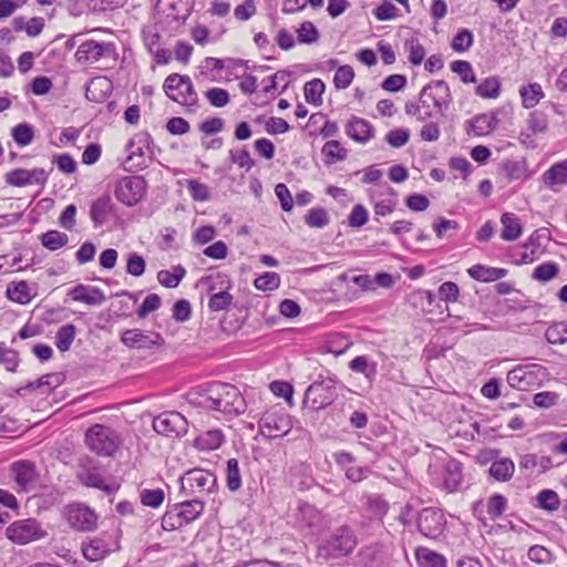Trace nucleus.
Wrapping results in <instances>:
<instances>
[{
  "label": "nucleus",
  "mask_w": 567,
  "mask_h": 567,
  "mask_svg": "<svg viewBox=\"0 0 567 567\" xmlns=\"http://www.w3.org/2000/svg\"><path fill=\"white\" fill-rule=\"evenodd\" d=\"M549 240L550 231L548 228L543 227L534 230L524 244V247L529 249V252L523 254L522 264H530L538 259L546 251Z\"/></svg>",
  "instance_id": "nucleus-19"
},
{
  "label": "nucleus",
  "mask_w": 567,
  "mask_h": 567,
  "mask_svg": "<svg viewBox=\"0 0 567 567\" xmlns=\"http://www.w3.org/2000/svg\"><path fill=\"white\" fill-rule=\"evenodd\" d=\"M417 563L423 567H446V559L443 555L426 547H420L415 550Z\"/></svg>",
  "instance_id": "nucleus-44"
},
{
  "label": "nucleus",
  "mask_w": 567,
  "mask_h": 567,
  "mask_svg": "<svg viewBox=\"0 0 567 567\" xmlns=\"http://www.w3.org/2000/svg\"><path fill=\"white\" fill-rule=\"evenodd\" d=\"M405 50L409 53V61L413 65H419L423 62L425 56V50L423 45L420 43L419 39L412 37L405 41Z\"/></svg>",
  "instance_id": "nucleus-59"
},
{
  "label": "nucleus",
  "mask_w": 567,
  "mask_h": 567,
  "mask_svg": "<svg viewBox=\"0 0 567 567\" xmlns=\"http://www.w3.org/2000/svg\"><path fill=\"white\" fill-rule=\"evenodd\" d=\"M7 537L16 544L24 545L45 536L35 519H23L12 523L6 530Z\"/></svg>",
  "instance_id": "nucleus-14"
},
{
  "label": "nucleus",
  "mask_w": 567,
  "mask_h": 567,
  "mask_svg": "<svg viewBox=\"0 0 567 567\" xmlns=\"http://www.w3.org/2000/svg\"><path fill=\"white\" fill-rule=\"evenodd\" d=\"M430 102L433 103L436 112L444 116L452 102L450 86L445 81L435 80L426 84L420 92L419 102L409 101L405 103V113L415 116L420 122H426L432 117V112H423L422 107L430 109Z\"/></svg>",
  "instance_id": "nucleus-1"
},
{
  "label": "nucleus",
  "mask_w": 567,
  "mask_h": 567,
  "mask_svg": "<svg viewBox=\"0 0 567 567\" xmlns=\"http://www.w3.org/2000/svg\"><path fill=\"white\" fill-rule=\"evenodd\" d=\"M374 18L379 21L393 20L399 16L398 8L389 0H383L372 11Z\"/></svg>",
  "instance_id": "nucleus-64"
},
{
  "label": "nucleus",
  "mask_w": 567,
  "mask_h": 567,
  "mask_svg": "<svg viewBox=\"0 0 567 567\" xmlns=\"http://www.w3.org/2000/svg\"><path fill=\"white\" fill-rule=\"evenodd\" d=\"M76 61L80 63H95L101 59L116 61V47L113 42H99L86 40L80 44L75 52Z\"/></svg>",
  "instance_id": "nucleus-10"
},
{
  "label": "nucleus",
  "mask_w": 567,
  "mask_h": 567,
  "mask_svg": "<svg viewBox=\"0 0 567 567\" xmlns=\"http://www.w3.org/2000/svg\"><path fill=\"white\" fill-rule=\"evenodd\" d=\"M298 512V519L307 526L318 529L326 527L320 512L307 502H300Z\"/></svg>",
  "instance_id": "nucleus-40"
},
{
  "label": "nucleus",
  "mask_w": 567,
  "mask_h": 567,
  "mask_svg": "<svg viewBox=\"0 0 567 567\" xmlns=\"http://www.w3.org/2000/svg\"><path fill=\"white\" fill-rule=\"evenodd\" d=\"M473 43L474 37L472 31H470L468 29H461L453 37L451 41V48L457 53H463L470 50Z\"/></svg>",
  "instance_id": "nucleus-53"
},
{
  "label": "nucleus",
  "mask_w": 567,
  "mask_h": 567,
  "mask_svg": "<svg viewBox=\"0 0 567 567\" xmlns=\"http://www.w3.org/2000/svg\"><path fill=\"white\" fill-rule=\"evenodd\" d=\"M326 84L320 79L308 81L303 86L306 102L320 106L322 104V94L324 93Z\"/></svg>",
  "instance_id": "nucleus-45"
},
{
  "label": "nucleus",
  "mask_w": 567,
  "mask_h": 567,
  "mask_svg": "<svg viewBox=\"0 0 567 567\" xmlns=\"http://www.w3.org/2000/svg\"><path fill=\"white\" fill-rule=\"evenodd\" d=\"M76 328L73 323H68L60 327L55 334V347L61 352H66L75 339Z\"/></svg>",
  "instance_id": "nucleus-47"
},
{
  "label": "nucleus",
  "mask_w": 567,
  "mask_h": 567,
  "mask_svg": "<svg viewBox=\"0 0 567 567\" xmlns=\"http://www.w3.org/2000/svg\"><path fill=\"white\" fill-rule=\"evenodd\" d=\"M225 442V435L220 430L206 431L194 440V446L200 451H213L219 449Z\"/></svg>",
  "instance_id": "nucleus-38"
},
{
  "label": "nucleus",
  "mask_w": 567,
  "mask_h": 567,
  "mask_svg": "<svg viewBox=\"0 0 567 567\" xmlns=\"http://www.w3.org/2000/svg\"><path fill=\"white\" fill-rule=\"evenodd\" d=\"M498 121L494 115L478 114L465 123L468 135L486 136L492 133Z\"/></svg>",
  "instance_id": "nucleus-31"
},
{
  "label": "nucleus",
  "mask_w": 567,
  "mask_h": 567,
  "mask_svg": "<svg viewBox=\"0 0 567 567\" xmlns=\"http://www.w3.org/2000/svg\"><path fill=\"white\" fill-rule=\"evenodd\" d=\"M63 516L72 528L80 532H90L97 525V515L82 503L69 504L64 508Z\"/></svg>",
  "instance_id": "nucleus-12"
},
{
  "label": "nucleus",
  "mask_w": 567,
  "mask_h": 567,
  "mask_svg": "<svg viewBox=\"0 0 567 567\" xmlns=\"http://www.w3.org/2000/svg\"><path fill=\"white\" fill-rule=\"evenodd\" d=\"M202 285L206 288L207 293L226 292L233 287L230 277L226 272L210 274L200 280Z\"/></svg>",
  "instance_id": "nucleus-37"
},
{
  "label": "nucleus",
  "mask_w": 567,
  "mask_h": 567,
  "mask_svg": "<svg viewBox=\"0 0 567 567\" xmlns=\"http://www.w3.org/2000/svg\"><path fill=\"white\" fill-rule=\"evenodd\" d=\"M542 182L546 187L558 192L567 185V159L554 163L542 174Z\"/></svg>",
  "instance_id": "nucleus-26"
},
{
  "label": "nucleus",
  "mask_w": 567,
  "mask_h": 567,
  "mask_svg": "<svg viewBox=\"0 0 567 567\" xmlns=\"http://www.w3.org/2000/svg\"><path fill=\"white\" fill-rule=\"evenodd\" d=\"M549 130V118L543 110H534L526 118L525 127L520 131L519 143L527 148L537 146L536 136L544 135Z\"/></svg>",
  "instance_id": "nucleus-11"
},
{
  "label": "nucleus",
  "mask_w": 567,
  "mask_h": 567,
  "mask_svg": "<svg viewBox=\"0 0 567 567\" xmlns=\"http://www.w3.org/2000/svg\"><path fill=\"white\" fill-rule=\"evenodd\" d=\"M502 239L514 241L523 234V224L520 218L514 213H503L501 216Z\"/></svg>",
  "instance_id": "nucleus-34"
},
{
  "label": "nucleus",
  "mask_w": 567,
  "mask_h": 567,
  "mask_svg": "<svg viewBox=\"0 0 567 567\" xmlns=\"http://www.w3.org/2000/svg\"><path fill=\"white\" fill-rule=\"evenodd\" d=\"M213 391V382L197 385L192 388L184 394V399L194 406L213 411V396L210 398Z\"/></svg>",
  "instance_id": "nucleus-29"
},
{
  "label": "nucleus",
  "mask_w": 567,
  "mask_h": 567,
  "mask_svg": "<svg viewBox=\"0 0 567 567\" xmlns=\"http://www.w3.org/2000/svg\"><path fill=\"white\" fill-rule=\"evenodd\" d=\"M476 95L483 99H496L501 93V82L497 76H489L475 89Z\"/></svg>",
  "instance_id": "nucleus-50"
},
{
  "label": "nucleus",
  "mask_w": 567,
  "mask_h": 567,
  "mask_svg": "<svg viewBox=\"0 0 567 567\" xmlns=\"http://www.w3.org/2000/svg\"><path fill=\"white\" fill-rule=\"evenodd\" d=\"M44 168H14L6 174V183L10 186L24 187L28 185H44L48 181Z\"/></svg>",
  "instance_id": "nucleus-17"
},
{
  "label": "nucleus",
  "mask_w": 567,
  "mask_h": 567,
  "mask_svg": "<svg viewBox=\"0 0 567 567\" xmlns=\"http://www.w3.org/2000/svg\"><path fill=\"white\" fill-rule=\"evenodd\" d=\"M324 156V163L332 165L339 161H343L347 157V150L342 147L341 143L336 140H331L324 143L321 150Z\"/></svg>",
  "instance_id": "nucleus-46"
},
{
  "label": "nucleus",
  "mask_w": 567,
  "mask_h": 567,
  "mask_svg": "<svg viewBox=\"0 0 567 567\" xmlns=\"http://www.w3.org/2000/svg\"><path fill=\"white\" fill-rule=\"evenodd\" d=\"M89 214L94 228H100L115 216V206L110 196H101L92 202Z\"/></svg>",
  "instance_id": "nucleus-22"
},
{
  "label": "nucleus",
  "mask_w": 567,
  "mask_h": 567,
  "mask_svg": "<svg viewBox=\"0 0 567 567\" xmlns=\"http://www.w3.org/2000/svg\"><path fill=\"white\" fill-rule=\"evenodd\" d=\"M467 274L476 281L493 282L504 278L507 275V269L477 264L468 268Z\"/></svg>",
  "instance_id": "nucleus-33"
},
{
  "label": "nucleus",
  "mask_w": 567,
  "mask_h": 567,
  "mask_svg": "<svg viewBox=\"0 0 567 567\" xmlns=\"http://www.w3.org/2000/svg\"><path fill=\"white\" fill-rule=\"evenodd\" d=\"M558 272L559 267L555 261H546L535 267L533 271V279L540 282H547L555 278Z\"/></svg>",
  "instance_id": "nucleus-55"
},
{
  "label": "nucleus",
  "mask_w": 567,
  "mask_h": 567,
  "mask_svg": "<svg viewBox=\"0 0 567 567\" xmlns=\"http://www.w3.org/2000/svg\"><path fill=\"white\" fill-rule=\"evenodd\" d=\"M515 471L514 462L508 457H502L492 462L488 473L489 475L499 482L508 481Z\"/></svg>",
  "instance_id": "nucleus-41"
},
{
  "label": "nucleus",
  "mask_w": 567,
  "mask_h": 567,
  "mask_svg": "<svg viewBox=\"0 0 567 567\" xmlns=\"http://www.w3.org/2000/svg\"><path fill=\"white\" fill-rule=\"evenodd\" d=\"M233 299L234 297L229 291L214 292V295L209 296L208 309L214 312L227 310L231 306Z\"/></svg>",
  "instance_id": "nucleus-62"
},
{
  "label": "nucleus",
  "mask_w": 567,
  "mask_h": 567,
  "mask_svg": "<svg viewBox=\"0 0 567 567\" xmlns=\"http://www.w3.org/2000/svg\"><path fill=\"white\" fill-rule=\"evenodd\" d=\"M112 92V83L105 78H96L86 85L85 96L89 101L101 103Z\"/></svg>",
  "instance_id": "nucleus-36"
},
{
  "label": "nucleus",
  "mask_w": 567,
  "mask_h": 567,
  "mask_svg": "<svg viewBox=\"0 0 567 567\" xmlns=\"http://www.w3.org/2000/svg\"><path fill=\"white\" fill-rule=\"evenodd\" d=\"M177 0H157L154 7V19L157 24L168 27L177 21Z\"/></svg>",
  "instance_id": "nucleus-32"
},
{
  "label": "nucleus",
  "mask_w": 567,
  "mask_h": 567,
  "mask_svg": "<svg viewBox=\"0 0 567 567\" xmlns=\"http://www.w3.org/2000/svg\"><path fill=\"white\" fill-rule=\"evenodd\" d=\"M462 464L456 460H450L443 470V485L447 493H455L462 482Z\"/></svg>",
  "instance_id": "nucleus-35"
},
{
  "label": "nucleus",
  "mask_w": 567,
  "mask_h": 567,
  "mask_svg": "<svg viewBox=\"0 0 567 567\" xmlns=\"http://www.w3.org/2000/svg\"><path fill=\"white\" fill-rule=\"evenodd\" d=\"M281 282L280 276L277 272L274 271H267L262 275L258 276L254 285L256 289L261 291H272L279 288Z\"/></svg>",
  "instance_id": "nucleus-56"
},
{
  "label": "nucleus",
  "mask_w": 567,
  "mask_h": 567,
  "mask_svg": "<svg viewBox=\"0 0 567 567\" xmlns=\"http://www.w3.org/2000/svg\"><path fill=\"white\" fill-rule=\"evenodd\" d=\"M78 477L82 484L95 487L101 489L107 494H114L118 491L120 484L113 477H106L103 475L102 471L96 467H82L78 472Z\"/></svg>",
  "instance_id": "nucleus-15"
},
{
  "label": "nucleus",
  "mask_w": 567,
  "mask_h": 567,
  "mask_svg": "<svg viewBox=\"0 0 567 567\" xmlns=\"http://www.w3.org/2000/svg\"><path fill=\"white\" fill-rule=\"evenodd\" d=\"M291 427V416L281 405L269 408L259 420L260 433L269 439L282 437Z\"/></svg>",
  "instance_id": "nucleus-8"
},
{
  "label": "nucleus",
  "mask_w": 567,
  "mask_h": 567,
  "mask_svg": "<svg viewBox=\"0 0 567 567\" xmlns=\"http://www.w3.org/2000/svg\"><path fill=\"white\" fill-rule=\"evenodd\" d=\"M70 298L78 302H83L89 306H99L105 301V296L99 287L86 286L78 284L69 290Z\"/></svg>",
  "instance_id": "nucleus-24"
},
{
  "label": "nucleus",
  "mask_w": 567,
  "mask_h": 567,
  "mask_svg": "<svg viewBox=\"0 0 567 567\" xmlns=\"http://www.w3.org/2000/svg\"><path fill=\"white\" fill-rule=\"evenodd\" d=\"M519 96L523 107L534 109L545 97V92L539 83L533 82L519 87Z\"/></svg>",
  "instance_id": "nucleus-39"
},
{
  "label": "nucleus",
  "mask_w": 567,
  "mask_h": 567,
  "mask_svg": "<svg viewBox=\"0 0 567 567\" xmlns=\"http://www.w3.org/2000/svg\"><path fill=\"white\" fill-rule=\"evenodd\" d=\"M351 371L362 373L370 382L378 374L377 363L371 361L367 355H358L349 362Z\"/></svg>",
  "instance_id": "nucleus-43"
},
{
  "label": "nucleus",
  "mask_w": 567,
  "mask_h": 567,
  "mask_svg": "<svg viewBox=\"0 0 567 567\" xmlns=\"http://www.w3.org/2000/svg\"><path fill=\"white\" fill-rule=\"evenodd\" d=\"M11 135L19 146H27L33 141L34 130L31 124L23 122L12 128Z\"/></svg>",
  "instance_id": "nucleus-52"
},
{
  "label": "nucleus",
  "mask_w": 567,
  "mask_h": 567,
  "mask_svg": "<svg viewBox=\"0 0 567 567\" xmlns=\"http://www.w3.org/2000/svg\"><path fill=\"white\" fill-rule=\"evenodd\" d=\"M451 70L460 75L463 83H475L476 75L473 71L472 64L468 61L456 60L451 63Z\"/></svg>",
  "instance_id": "nucleus-60"
},
{
  "label": "nucleus",
  "mask_w": 567,
  "mask_h": 567,
  "mask_svg": "<svg viewBox=\"0 0 567 567\" xmlns=\"http://www.w3.org/2000/svg\"><path fill=\"white\" fill-rule=\"evenodd\" d=\"M204 509V504L200 498L187 499L179 503V520L186 523L194 520Z\"/></svg>",
  "instance_id": "nucleus-48"
},
{
  "label": "nucleus",
  "mask_w": 567,
  "mask_h": 567,
  "mask_svg": "<svg viewBox=\"0 0 567 567\" xmlns=\"http://www.w3.org/2000/svg\"><path fill=\"white\" fill-rule=\"evenodd\" d=\"M354 79V71L351 65L338 66L333 76V84L337 90L349 87Z\"/></svg>",
  "instance_id": "nucleus-58"
},
{
  "label": "nucleus",
  "mask_w": 567,
  "mask_h": 567,
  "mask_svg": "<svg viewBox=\"0 0 567 567\" xmlns=\"http://www.w3.org/2000/svg\"><path fill=\"white\" fill-rule=\"evenodd\" d=\"M392 555L391 547L383 543L363 546L358 553V563L365 567H383Z\"/></svg>",
  "instance_id": "nucleus-16"
},
{
  "label": "nucleus",
  "mask_w": 567,
  "mask_h": 567,
  "mask_svg": "<svg viewBox=\"0 0 567 567\" xmlns=\"http://www.w3.org/2000/svg\"><path fill=\"white\" fill-rule=\"evenodd\" d=\"M145 259L137 252H128L126 255L125 270L128 275L141 277L145 272Z\"/></svg>",
  "instance_id": "nucleus-63"
},
{
  "label": "nucleus",
  "mask_w": 567,
  "mask_h": 567,
  "mask_svg": "<svg viewBox=\"0 0 567 567\" xmlns=\"http://www.w3.org/2000/svg\"><path fill=\"white\" fill-rule=\"evenodd\" d=\"M445 518L441 509L423 508L419 515L417 526L420 532L430 538H436L444 529Z\"/></svg>",
  "instance_id": "nucleus-18"
},
{
  "label": "nucleus",
  "mask_w": 567,
  "mask_h": 567,
  "mask_svg": "<svg viewBox=\"0 0 567 567\" xmlns=\"http://www.w3.org/2000/svg\"><path fill=\"white\" fill-rule=\"evenodd\" d=\"M217 489L216 475L203 468L189 470L179 477V492L185 494H213Z\"/></svg>",
  "instance_id": "nucleus-7"
},
{
  "label": "nucleus",
  "mask_w": 567,
  "mask_h": 567,
  "mask_svg": "<svg viewBox=\"0 0 567 567\" xmlns=\"http://www.w3.org/2000/svg\"><path fill=\"white\" fill-rule=\"evenodd\" d=\"M297 39L300 43H315L319 39V31L312 22L305 21L297 29Z\"/></svg>",
  "instance_id": "nucleus-61"
},
{
  "label": "nucleus",
  "mask_w": 567,
  "mask_h": 567,
  "mask_svg": "<svg viewBox=\"0 0 567 567\" xmlns=\"http://www.w3.org/2000/svg\"><path fill=\"white\" fill-rule=\"evenodd\" d=\"M547 368L538 363L520 364L507 373L508 384L519 391L539 388L548 379Z\"/></svg>",
  "instance_id": "nucleus-5"
},
{
  "label": "nucleus",
  "mask_w": 567,
  "mask_h": 567,
  "mask_svg": "<svg viewBox=\"0 0 567 567\" xmlns=\"http://www.w3.org/2000/svg\"><path fill=\"white\" fill-rule=\"evenodd\" d=\"M545 338L551 344H563L567 342V321H559L550 324L546 332Z\"/></svg>",
  "instance_id": "nucleus-51"
},
{
  "label": "nucleus",
  "mask_w": 567,
  "mask_h": 567,
  "mask_svg": "<svg viewBox=\"0 0 567 567\" xmlns=\"http://www.w3.org/2000/svg\"><path fill=\"white\" fill-rule=\"evenodd\" d=\"M40 240L43 247L51 251H55L68 244L69 237L66 234L59 230H48L41 235Z\"/></svg>",
  "instance_id": "nucleus-49"
},
{
  "label": "nucleus",
  "mask_w": 567,
  "mask_h": 567,
  "mask_svg": "<svg viewBox=\"0 0 567 567\" xmlns=\"http://www.w3.org/2000/svg\"><path fill=\"white\" fill-rule=\"evenodd\" d=\"M346 134L351 140L365 144L374 136V127L368 120L352 116L346 124Z\"/></svg>",
  "instance_id": "nucleus-23"
},
{
  "label": "nucleus",
  "mask_w": 567,
  "mask_h": 567,
  "mask_svg": "<svg viewBox=\"0 0 567 567\" xmlns=\"http://www.w3.org/2000/svg\"><path fill=\"white\" fill-rule=\"evenodd\" d=\"M336 398V380L320 378L306 389L302 403L313 411H319L332 404Z\"/></svg>",
  "instance_id": "nucleus-6"
},
{
  "label": "nucleus",
  "mask_w": 567,
  "mask_h": 567,
  "mask_svg": "<svg viewBox=\"0 0 567 567\" xmlns=\"http://www.w3.org/2000/svg\"><path fill=\"white\" fill-rule=\"evenodd\" d=\"M11 473L17 485L20 487L19 493H28L37 482L38 474L35 465L31 461H17L11 465Z\"/></svg>",
  "instance_id": "nucleus-20"
},
{
  "label": "nucleus",
  "mask_w": 567,
  "mask_h": 567,
  "mask_svg": "<svg viewBox=\"0 0 567 567\" xmlns=\"http://www.w3.org/2000/svg\"><path fill=\"white\" fill-rule=\"evenodd\" d=\"M226 483L231 492H236L241 485V476L237 458H229L226 467Z\"/></svg>",
  "instance_id": "nucleus-57"
},
{
  "label": "nucleus",
  "mask_w": 567,
  "mask_h": 567,
  "mask_svg": "<svg viewBox=\"0 0 567 567\" xmlns=\"http://www.w3.org/2000/svg\"><path fill=\"white\" fill-rule=\"evenodd\" d=\"M213 411L219 412L227 417H234L243 414L247 409V403L240 391L233 384L213 382Z\"/></svg>",
  "instance_id": "nucleus-3"
},
{
  "label": "nucleus",
  "mask_w": 567,
  "mask_h": 567,
  "mask_svg": "<svg viewBox=\"0 0 567 567\" xmlns=\"http://www.w3.org/2000/svg\"><path fill=\"white\" fill-rule=\"evenodd\" d=\"M506 508V498H480L473 504L474 515L484 524L495 520Z\"/></svg>",
  "instance_id": "nucleus-21"
},
{
  "label": "nucleus",
  "mask_w": 567,
  "mask_h": 567,
  "mask_svg": "<svg viewBox=\"0 0 567 567\" xmlns=\"http://www.w3.org/2000/svg\"><path fill=\"white\" fill-rule=\"evenodd\" d=\"M84 443L99 456H113L122 445L123 437L112 426L96 423L85 431Z\"/></svg>",
  "instance_id": "nucleus-2"
},
{
  "label": "nucleus",
  "mask_w": 567,
  "mask_h": 567,
  "mask_svg": "<svg viewBox=\"0 0 567 567\" xmlns=\"http://www.w3.org/2000/svg\"><path fill=\"white\" fill-rule=\"evenodd\" d=\"M330 221L328 212L322 207H316L308 210L305 216V223L311 228H323Z\"/></svg>",
  "instance_id": "nucleus-54"
},
{
  "label": "nucleus",
  "mask_w": 567,
  "mask_h": 567,
  "mask_svg": "<svg viewBox=\"0 0 567 567\" xmlns=\"http://www.w3.org/2000/svg\"><path fill=\"white\" fill-rule=\"evenodd\" d=\"M518 465L530 474L544 473L554 466V461L548 455L526 453L519 457Z\"/></svg>",
  "instance_id": "nucleus-30"
},
{
  "label": "nucleus",
  "mask_w": 567,
  "mask_h": 567,
  "mask_svg": "<svg viewBox=\"0 0 567 567\" xmlns=\"http://www.w3.org/2000/svg\"><path fill=\"white\" fill-rule=\"evenodd\" d=\"M357 545V538L352 530L343 526L319 547V555L323 557H340L350 554Z\"/></svg>",
  "instance_id": "nucleus-9"
},
{
  "label": "nucleus",
  "mask_w": 567,
  "mask_h": 567,
  "mask_svg": "<svg viewBox=\"0 0 567 567\" xmlns=\"http://www.w3.org/2000/svg\"><path fill=\"white\" fill-rule=\"evenodd\" d=\"M151 144L152 138L148 133L138 132L133 135L125 145L124 169L134 172L146 168L153 157Z\"/></svg>",
  "instance_id": "nucleus-4"
},
{
  "label": "nucleus",
  "mask_w": 567,
  "mask_h": 567,
  "mask_svg": "<svg viewBox=\"0 0 567 567\" xmlns=\"http://www.w3.org/2000/svg\"><path fill=\"white\" fill-rule=\"evenodd\" d=\"M112 545L111 536L109 539L94 537L82 544V551L87 560L97 561L105 558L111 553Z\"/></svg>",
  "instance_id": "nucleus-28"
},
{
  "label": "nucleus",
  "mask_w": 567,
  "mask_h": 567,
  "mask_svg": "<svg viewBox=\"0 0 567 567\" xmlns=\"http://www.w3.org/2000/svg\"><path fill=\"white\" fill-rule=\"evenodd\" d=\"M146 183L141 176H125L115 186V197L126 206H134L144 196Z\"/></svg>",
  "instance_id": "nucleus-13"
},
{
  "label": "nucleus",
  "mask_w": 567,
  "mask_h": 567,
  "mask_svg": "<svg viewBox=\"0 0 567 567\" xmlns=\"http://www.w3.org/2000/svg\"><path fill=\"white\" fill-rule=\"evenodd\" d=\"M396 192L390 186H384L380 194L371 192L374 214L384 217L393 213L396 207Z\"/></svg>",
  "instance_id": "nucleus-25"
},
{
  "label": "nucleus",
  "mask_w": 567,
  "mask_h": 567,
  "mask_svg": "<svg viewBox=\"0 0 567 567\" xmlns=\"http://www.w3.org/2000/svg\"><path fill=\"white\" fill-rule=\"evenodd\" d=\"M179 95L183 97V100H179V105H184L189 111H194V107L197 106L198 97L187 75L179 74Z\"/></svg>",
  "instance_id": "nucleus-42"
},
{
  "label": "nucleus",
  "mask_w": 567,
  "mask_h": 567,
  "mask_svg": "<svg viewBox=\"0 0 567 567\" xmlns=\"http://www.w3.org/2000/svg\"><path fill=\"white\" fill-rule=\"evenodd\" d=\"M6 295L13 302L28 305L37 297L38 287L35 284L30 285L24 280L11 282L7 287Z\"/></svg>",
  "instance_id": "nucleus-27"
}]
</instances>
